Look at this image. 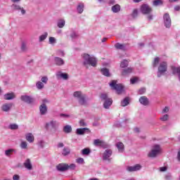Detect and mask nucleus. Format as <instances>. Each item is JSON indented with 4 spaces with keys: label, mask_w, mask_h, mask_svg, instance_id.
<instances>
[{
    "label": "nucleus",
    "mask_w": 180,
    "mask_h": 180,
    "mask_svg": "<svg viewBox=\"0 0 180 180\" xmlns=\"http://www.w3.org/2000/svg\"><path fill=\"white\" fill-rule=\"evenodd\" d=\"M82 58L83 60V65L86 68H88L89 65L91 67H96L98 64V59L94 56H91L88 53H83L82 55Z\"/></svg>",
    "instance_id": "1"
},
{
    "label": "nucleus",
    "mask_w": 180,
    "mask_h": 180,
    "mask_svg": "<svg viewBox=\"0 0 180 180\" xmlns=\"http://www.w3.org/2000/svg\"><path fill=\"white\" fill-rule=\"evenodd\" d=\"M73 96L75 98H77L78 100V102L79 105H82L83 106H85L88 103V96H86V94L82 93V91H75L73 94Z\"/></svg>",
    "instance_id": "2"
},
{
    "label": "nucleus",
    "mask_w": 180,
    "mask_h": 180,
    "mask_svg": "<svg viewBox=\"0 0 180 180\" xmlns=\"http://www.w3.org/2000/svg\"><path fill=\"white\" fill-rule=\"evenodd\" d=\"M112 89H115L118 95L123 94L124 92V86L121 84H117L116 80H112L111 83L109 84Z\"/></svg>",
    "instance_id": "3"
},
{
    "label": "nucleus",
    "mask_w": 180,
    "mask_h": 180,
    "mask_svg": "<svg viewBox=\"0 0 180 180\" xmlns=\"http://www.w3.org/2000/svg\"><path fill=\"white\" fill-rule=\"evenodd\" d=\"M161 151H162L161 146L158 144H155L152 147V149L148 153V157L150 158H155L157 155L161 154Z\"/></svg>",
    "instance_id": "4"
},
{
    "label": "nucleus",
    "mask_w": 180,
    "mask_h": 180,
    "mask_svg": "<svg viewBox=\"0 0 180 180\" xmlns=\"http://www.w3.org/2000/svg\"><path fill=\"white\" fill-rule=\"evenodd\" d=\"M167 70H168V63H167V62L165 61L161 62L159 64L158 69V77L161 78V77H162V75H164V74L167 72Z\"/></svg>",
    "instance_id": "5"
},
{
    "label": "nucleus",
    "mask_w": 180,
    "mask_h": 180,
    "mask_svg": "<svg viewBox=\"0 0 180 180\" xmlns=\"http://www.w3.org/2000/svg\"><path fill=\"white\" fill-rule=\"evenodd\" d=\"M60 126V122L56 120H51V121L45 124V129L46 130H57Z\"/></svg>",
    "instance_id": "6"
},
{
    "label": "nucleus",
    "mask_w": 180,
    "mask_h": 180,
    "mask_svg": "<svg viewBox=\"0 0 180 180\" xmlns=\"http://www.w3.org/2000/svg\"><path fill=\"white\" fill-rule=\"evenodd\" d=\"M141 12L143 15H148L149 13H151V12H153V9L151 8V7L148 6V5L143 4L141 6Z\"/></svg>",
    "instance_id": "7"
},
{
    "label": "nucleus",
    "mask_w": 180,
    "mask_h": 180,
    "mask_svg": "<svg viewBox=\"0 0 180 180\" xmlns=\"http://www.w3.org/2000/svg\"><path fill=\"white\" fill-rule=\"evenodd\" d=\"M163 20L165 27L169 29V27H171V17H169V14L165 13L163 15Z\"/></svg>",
    "instance_id": "8"
},
{
    "label": "nucleus",
    "mask_w": 180,
    "mask_h": 180,
    "mask_svg": "<svg viewBox=\"0 0 180 180\" xmlns=\"http://www.w3.org/2000/svg\"><path fill=\"white\" fill-rule=\"evenodd\" d=\"M20 100L22 102H25V103H33L34 102V99H33V98H32L30 96H27V95H22L20 96Z\"/></svg>",
    "instance_id": "9"
},
{
    "label": "nucleus",
    "mask_w": 180,
    "mask_h": 180,
    "mask_svg": "<svg viewBox=\"0 0 180 180\" xmlns=\"http://www.w3.org/2000/svg\"><path fill=\"white\" fill-rule=\"evenodd\" d=\"M112 150L106 149L103 154V160L104 161H110V157L112 156Z\"/></svg>",
    "instance_id": "10"
},
{
    "label": "nucleus",
    "mask_w": 180,
    "mask_h": 180,
    "mask_svg": "<svg viewBox=\"0 0 180 180\" xmlns=\"http://www.w3.org/2000/svg\"><path fill=\"white\" fill-rule=\"evenodd\" d=\"M142 168V166L139 164H136L134 166H128L127 167V171L128 172H136V171H140V169Z\"/></svg>",
    "instance_id": "11"
},
{
    "label": "nucleus",
    "mask_w": 180,
    "mask_h": 180,
    "mask_svg": "<svg viewBox=\"0 0 180 180\" xmlns=\"http://www.w3.org/2000/svg\"><path fill=\"white\" fill-rule=\"evenodd\" d=\"M12 106H13V103H6L1 105V110L3 112H10V110L12 109Z\"/></svg>",
    "instance_id": "12"
},
{
    "label": "nucleus",
    "mask_w": 180,
    "mask_h": 180,
    "mask_svg": "<svg viewBox=\"0 0 180 180\" xmlns=\"http://www.w3.org/2000/svg\"><path fill=\"white\" fill-rule=\"evenodd\" d=\"M23 166L28 171H32L33 169V165H32V160L30 159H26L23 162Z\"/></svg>",
    "instance_id": "13"
},
{
    "label": "nucleus",
    "mask_w": 180,
    "mask_h": 180,
    "mask_svg": "<svg viewBox=\"0 0 180 180\" xmlns=\"http://www.w3.org/2000/svg\"><path fill=\"white\" fill-rule=\"evenodd\" d=\"M56 168L58 171H60V172H64L65 171L68 170V164L60 163L57 165Z\"/></svg>",
    "instance_id": "14"
},
{
    "label": "nucleus",
    "mask_w": 180,
    "mask_h": 180,
    "mask_svg": "<svg viewBox=\"0 0 180 180\" xmlns=\"http://www.w3.org/2000/svg\"><path fill=\"white\" fill-rule=\"evenodd\" d=\"M11 8H12L13 11H21L22 15H25V13H26V11L25 9H23L22 7H20L18 4H13L11 6Z\"/></svg>",
    "instance_id": "15"
},
{
    "label": "nucleus",
    "mask_w": 180,
    "mask_h": 180,
    "mask_svg": "<svg viewBox=\"0 0 180 180\" xmlns=\"http://www.w3.org/2000/svg\"><path fill=\"white\" fill-rule=\"evenodd\" d=\"M15 98H16V95L13 92L7 93L4 96L5 101H12V99H15Z\"/></svg>",
    "instance_id": "16"
},
{
    "label": "nucleus",
    "mask_w": 180,
    "mask_h": 180,
    "mask_svg": "<svg viewBox=\"0 0 180 180\" xmlns=\"http://www.w3.org/2000/svg\"><path fill=\"white\" fill-rule=\"evenodd\" d=\"M39 112L41 116H44V115H47V105L45 103H42L39 106Z\"/></svg>",
    "instance_id": "17"
},
{
    "label": "nucleus",
    "mask_w": 180,
    "mask_h": 180,
    "mask_svg": "<svg viewBox=\"0 0 180 180\" xmlns=\"http://www.w3.org/2000/svg\"><path fill=\"white\" fill-rule=\"evenodd\" d=\"M53 61L56 65H58L59 67H61V65H64V64H65L64 60L60 57H55Z\"/></svg>",
    "instance_id": "18"
},
{
    "label": "nucleus",
    "mask_w": 180,
    "mask_h": 180,
    "mask_svg": "<svg viewBox=\"0 0 180 180\" xmlns=\"http://www.w3.org/2000/svg\"><path fill=\"white\" fill-rule=\"evenodd\" d=\"M85 131H88L89 133L91 131L88 128H78L76 129V134L78 136H82L85 134Z\"/></svg>",
    "instance_id": "19"
},
{
    "label": "nucleus",
    "mask_w": 180,
    "mask_h": 180,
    "mask_svg": "<svg viewBox=\"0 0 180 180\" xmlns=\"http://www.w3.org/2000/svg\"><path fill=\"white\" fill-rule=\"evenodd\" d=\"M139 102L141 105H143V106H147L150 103V101H148V98L144 96L140 97Z\"/></svg>",
    "instance_id": "20"
},
{
    "label": "nucleus",
    "mask_w": 180,
    "mask_h": 180,
    "mask_svg": "<svg viewBox=\"0 0 180 180\" xmlns=\"http://www.w3.org/2000/svg\"><path fill=\"white\" fill-rule=\"evenodd\" d=\"M25 140L28 141V143H34V136L32 133H28L25 135Z\"/></svg>",
    "instance_id": "21"
},
{
    "label": "nucleus",
    "mask_w": 180,
    "mask_h": 180,
    "mask_svg": "<svg viewBox=\"0 0 180 180\" xmlns=\"http://www.w3.org/2000/svg\"><path fill=\"white\" fill-rule=\"evenodd\" d=\"M56 77H57V78H62L63 79H65V81H67V79H68V74L63 73L62 72H58L56 73Z\"/></svg>",
    "instance_id": "22"
},
{
    "label": "nucleus",
    "mask_w": 180,
    "mask_h": 180,
    "mask_svg": "<svg viewBox=\"0 0 180 180\" xmlns=\"http://www.w3.org/2000/svg\"><path fill=\"white\" fill-rule=\"evenodd\" d=\"M120 9L121 7L119 4H115L111 7V11L113 13H119V12H120Z\"/></svg>",
    "instance_id": "23"
},
{
    "label": "nucleus",
    "mask_w": 180,
    "mask_h": 180,
    "mask_svg": "<svg viewBox=\"0 0 180 180\" xmlns=\"http://www.w3.org/2000/svg\"><path fill=\"white\" fill-rule=\"evenodd\" d=\"M112 102L113 101H112V98H108V100L104 101L103 107L105 108V109H109V108H110V106L112 105Z\"/></svg>",
    "instance_id": "24"
},
{
    "label": "nucleus",
    "mask_w": 180,
    "mask_h": 180,
    "mask_svg": "<svg viewBox=\"0 0 180 180\" xmlns=\"http://www.w3.org/2000/svg\"><path fill=\"white\" fill-rule=\"evenodd\" d=\"M94 144L97 147H103V146H105V142L103 141H101V139H95Z\"/></svg>",
    "instance_id": "25"
},
{
    "label": "nucleus",
    "mask_w": 180,
    "mask_h": 180,
    "mask_svg": "<svg viewBox=\"0 0 180 180\" xmlns=\"http://www.w3.org/2000/svg\"><path fill=\"white\" fill-rule=\"evenodd\" d=\"M49 37V32H45L41 35L39 37V43H41L42 41H44L46 39Z\"/></svg>",
    "instance_id": "26"
},
{
    "label": "nucleus",
    "mask_w": 180,
    "mask_h": 180,
    "mask_svg": "<svg viewBox=\"0 0 180 180\" xmlns=\"http://www.w3.org/2000/svg\"><path fill=\"white\" fill-rule=\"evenodd\" d=\"M116 147L119 150V153H123L124 151V145L122 142H118L116 144Z\"/></svg>",
    "instance_id": "27"
},
{
    "label": "nucleus",
    "mask_w": 180,
    "mask_h": 180,
    "mask_svg": "<svg viewBox=\"0 0 180 180\" xmlns=\"http://www.w3.org/2000/svg\"><path fill=\"white\" fill-rule=\"evenodd\" d=\"M57 26L59 29H63L65 26V20L60 19L58 20Z\"/></svg>",
    "instance_id": "28"
},
{
    "label": "nucleus",
    "mask_w": 180,
    "mask_h": 180,
    "mask_svg": "<svg viewBox=\"0 0 180 180\" xmlns=\"http://www.w3.org/2000/svg\"><path fill=\"white\" fill-rule=\"evenodd\" d=\"M15 149L13 148H10L8 150H6L4 152L5 156L6 157H11L13 153H15Z\"/></svg>",
    "instance_id": "29"
},
{
    "label": "nucleus",
    "mask_w": 180,
    "mask_h": 180,
    "mask_svg": "<svg viewBox=\"0 0 180 180\" xmlns=\"http://www.w3.org/2000/svg\"><path fill=\"white\" fill-rule=\"evenodd\" d=\"M78 13H82L84 12V3H79L77 7Z\"/></svg>",
    "instance_id": "30"
},
{
    "label": "nucleus",
    "mask_w": 180,
    "mask_h": 180,
    "mask_svg": "<svg viewBox=\"0 0 180 180\" xmlns=\"http://www.w3.org/2000/svg\"><path fill=\"white\" fill-rule=\"evenodd\" d=\"M115 47L117 50H125L126 49V46L124 44H120V43L115 44Z\"/></svg>",
    "instance_id": "31"
},
{
    "label": "nucleus",
    "mask_w": 180,
    "mask_h": 180,
    "mask_svg": "<svg viewBox=\"0 0 180 180\" xmlns=\"http://www.w3.org/2000/svg\"><path fill=\"white\" fill-rule=\"evenodd\" d=\"M133 72V68H128L127 69H124L122 70V75H129V74H131Z\"/></svg>",
    "instance_id": "32"
},
{
    "label": "nucleus",
    "mask_w": 180,
    "mask_h": 180,
    "mask_svg": "<svg viewBox=\"0 0 180 180\" xmlns=\"http://www.w3.org/2000/svg\"><path fill=\"white\" fill-rule=\"evenodd\" d=\"M63 131L64 133H71L72 131V127H71V125H66L63 127Z\"/></svg>",
    "instance_id": "33"
},
{
    "label": "nucleus",
    "mask_w": 180,
    "mask_h": 180,
    "mask_svg": "<svg viewBox=\"0 0 180 180\" xmlns=\"http://www.w3.org/2000/svg\"><path fill=\"white\" fill-rule=\"evenodd\" d=\"M70 37H71L72 40H75V39H78V37H79V35L78 34V33H77V32L72 31L70 33Z\"/></svg>",
    "instance_id": "34"
},
{
    "label": "nucleus",
    "mask_w": 180,
    "mask_h": 180,
    "mask_svg": "<svg viewBox=\"0 0 180 180\" xmlns=\"http://www.w3.org/2000/svg\"><path fill=\"white\" fill-rule=\"evenodd\" d=\"M101 74L105 75V77H110V73L109 72V70L106 68L101 69Z\"/></svg>",
    "instance_id": "35"
},
{
    "label": "nucleus",
    "mask_w": 180,
    "mask_h": 180,
    "mask_svg": "<svg viewBox=\"0 0 180 180\" xmlns=\"http://www.w3.org/2000/svg\"><path fill=\"white\" fill-rule=\"evenodd\" d=\"M129 103V99L128 97H126L125 98L123 99L122 101H121V106H127Z\"/></svg>",
    "instance_id": "36"
},
{
    "label": "nucleus",
    "mask_w": 180,
    "mask_h": 180,
    "mask_svg": "<svg viewBox=\"0 0 180 180\" xmlns=\"http://www.w3.org/2000/svg\"><path fill=\"white\" fill-rule=\"evenodd\" d=\"M20 147L22 148V150H27V142L25 141H22L20 144Z\"/></svg>",
    "instance_id": "37"
},
{
    "label": "nucleus",
    "mask_w": 180,
    "mask_h": 180,
    "mask_svg": "<svg viewBox=\"0 0 180 180\" xmlns=\"http://www.w3.org/2000/svg\"><path fill=\"white\" fill-rule=\"evenodd\" d=\"M164 1L162 0H154L153 2V6H159L160 5H162Z\"/></svg>",
    "instance_id": "38"
},
{
    "label": "nucleus",
    "mask_w": 180,
    "mask_h": 180,
    "mask_svg": "<svg viewBox=\"0 0 180 180\" xmlns=\"http://www.w3.org/2000/svg\"><path fill=\"white\" fill-rule=\"evenodd\" d=\"M49 44H51L52 46H54L57 43V39L56 37H50L49 39Z\"/></svg>",
    "instance_id": "39"
},
{
    "label": "nucleus",
    "mask_w": 180,
    "mask_h": 180,
    "mask_svg": "<svg viewBox=\"0 0 180 180\" xmlns=\"http://www.w3.org/2000/svg\"><path fill=\"white\" fill-rule=\"evenodd\" d=\"M36 87L39 90L43 89L44 88V83L39 81L36 83Z\"/></svg>",
    "instance_id": "40"
},
{
    "label": "nucleus",
    "mask_w": 180,
    "mask_h": 180,
    "mask_svg": "<svg viewBox=\"0 0 180 180\" xmlns=\"http://www.w3.org/2000/svg\"><path fill=\"white\" fill-rule=\"evenodd\" d=\"M129 65V60H123L120 63L121 68H126Z\"/></svg>",
    "instance_id": "41"
},
{
    "label": "nucleus",
    "mask_w": 180,
    "mask_h": 180,
    "mask_svg": "<svg viewBox=\"0 0 180 180\" xmlns=\"http://www.w3.org/2000/svg\"><path fill=\"white\" fill-rule=\"evenodd\" d=\"M8 129H11V130H18V129H19V125L17 124H11L8 126Z\"/></svg>",
    "instance_id": "42"
},
{
    "label": "nucleus",
    "mask_w": 180,
    "mask_h": 180,
    "mask_svg": "<svg viewBox=\"0 0 180 180\" xmlns=\"http://www.w3.org/2000/svg\"><path fill=\"white\" fill-rule=\"evenodd\" d=\"M82 155H89L91 154V150L89 148H84L82 150Z\"/></svg>",
    "instance_id": "43"
},
{
    "label": "nucleus",
    "mask_w": 180,
    "mask_h": 180,
    "mask_svg": "<svg viewBox=\"0 0 180 180\" xmlns=\"http://www.w3.org/2000/svg\"><path fill=\"white\" fill-rule=\"evenodd\" d=\"M158 64H160V58H158V57L155 58V59L153 62V67L154 68H155V67H157V65H158Z\"/></svg>",
    "instance_id": "44"
},
{
    "label": "nucleus",
    "mask_w": 180,
    "mask_h": 180,
    "mask_svg": "<svg viewBox=\"0 0 180 180\" xmlns=\"http://www.w3.org/2000/svg\"><path fill=\"white\" fill-rule=\"evenodd\" d=\"M70 152L71 150L68 148H64L62 154L63 155H68Z\"/></svg>",
    "instance_id": "45"
},
{
    "label": "nucleus",
    "mask_w": 180,
    "mask_h": 180,
    "mask_svg": "<svg viewBox=\"0 0 180 180\" xmlns=\"http://www.w3.org/2000/svg\"><path fill=\"white\" fill-rule=\"evenodd\" d=\"M37 144L40 148H44L46 147V142L43 140L39 141Z\"/></svg>",
    "instance_id": "46"
},
{
    "label": "nucleus",
    "mask_w": 180,
    "mask_h": 180,
    "mask_svg": "<svg viewBox=\"0 0 180 180\" xmlns=\"http://www.w3.org/2000/svg\"><path fill=\"white\" fill-rule=\"evenodd\" d=\"M169 117V115H168V114H165L160 117V120L162 122H167V120H168Z\"/></svg>",
    "instance_id": "47"
},
{
    "label": "nucleus",
    "mask_w": 180,
    "mask_h": 180,
    "mask_svg": "<svg viewBox=\"0 0 180 180\" xmlns=\"http://www.w3.org/2000/svg\"><path fill=\"white\" fill-rule=\"evenodd\" d=\"M57 56H59V57H64L65 56V53H64V51L63 50H58L56 51Z\"/></svg>",
    "instance_id": "48"
},
{
    "label": "nucleus",
    "mask_w": 180,
    "mask_h": 180,
    "mask_svg": "<svg viewBox=\"0 0 180 180\" xmlns=\"http://www.w3.org/2000/svg\"><path fill=\"white\" fill-rule=\"evenodd\" d=\"M21 50L22 51H26V50H27V45L25 44V42H22Z\"/></svg>",
    "instance_id": "49"
},
{
    "label": "nucleus",
    "mask_w": 180,
    "mask_h": 180,
    "mask_svg": "<svg viewBox=\"0 0 180 180\" xmlns=\"http://www.w3.org/2000/svg\"><path fill=\"white\" fill-rule=\"evenodd\" d=\"M101 101H104V102H105V101H108V99H110V98H108V94H102L101 96Z\"/></svg>",
    "instance_id": "50"
},
{
    "label": "nucleus",
    "mask_w": 180,
    "mask_h": 180,
    "mask_svg": "<svg viewBox=\"0 0 180 180\" xmlns=\"http://www.w3.org/2000/svg\"><path fill=\"white\" fill-rule=\"evenodd\" d=\"M75 168H77V165H75V164H74V163L68 165V169L74 170V169H75Z\"/></svg>",
    "instance_id": "51"
},
{
    "label": "nucleus",
    "mask_w": 180,
    "mask_h": 180,
    "mask_svg": "<svg viewBox=\"0 0 180 180\" xmlns=\"http://www.w3.org/2000/svg\"><path fill=\"white\" fill-rule=\"evenodd\" d=\"M41 81L42 84H47V82L49 81V78L46 76H44L41 77Z\"/></svg>",
    "instance_id": "52"
},
{
    "label": "nucleus",
    "mask_w": 180,
    "mask_h": 180,
    "mask_svg": "<svg viewBox=\"0 0 180 180\" xmlns=\"http://www.w3.org/2000/svg\"><path fill=\"white\" fill-rule=\"evenodd\" d=\"M138 15H139V11H137V9H134L131 14L132 18H137Z\"/></svg>",
    "instance_id": "53"
},
{
    "label": "nucleus",
    "mask_w": 180,
    "mask_h": 180,
    "mask_svg": "<svg viewBox=\"0 0 180 180\" xmlns=\"http://www.w3.org/2000/svg\"><path fill=\"white\" fill-rule=\"evenodd\" d=\"M139 95H143V94H146V88H141L138 91Z\"/></svg>",
    "instance_id": "54"
},
{
    "label": "nucleus",
    "mask_w": 180,
    "mask_h": 180,
    "mask_svg": "<svg viewBox=\"0 0 180 180\" xmlns=\"http://www.w3.org/2000/svg\"><path fill=\"white\" fill-rule=\"evenodd\" d=\"M76 162H77V164H84V158H79L76 160Z\"/></svg>",
    "instance_id": "55"
},
{
    "label": "nucleus",
    "mask_w": 180,
    "mask_h": 180,
    "mask_svg": "<svg viewBox=\"0 0 180 180\" xmlns=\"http://www.w3.org/2000/svg\"><path fill=\"white\" fill-rule=\"evenodd\" d=\"M137 81H139V78H137V77H134V78L130 79V82L132 84H136V82H137Z\"/></svg>",
    "instance_id": "56"
},
{
    "label": "nucleus",
    "mask_w": 180,
    "mask_h": 180,
    "mask_svg": "<svg viewBox=\"0 0 180 180\" xmlns=\"http://www.w3.org/2000/svg\"><path fill=\"white\" fill-rule=\"evenodd\" d=\"M79 126H81L82 127H85V126H86V123L85 122V121L84 120H82L79 121Z\"/></svg>",
    "instance_id": "57"
},
{
    "label": "nucleus",
    "mask_w": 180,
    "mask_h": 180,
    "mask_svg": "<svg viewBox=\"0 0 180 180\" xmlns=\"http://www.w3.org/2000/svg\"><path fill=\"white\" fill-rule=\"evenodd\" d=\"M70 115L68 114H60V117H63L64 119H68V117H70Z\"/></svg>",
    "instance_id": "58"
},
{
    "label": "nucleus",
    "mask_w": 180,
    "mask_h": 180,
    "mask_svg": "<svg viewBox=\"0 0 180 180\" xmlns=\"http://www.w3.org/2000/svg\"><path fill=\"white\" fill-rule=\"evenodd\" d=\"M13 180H20V176L19 174H14L13 176Z\"/></svg>",
    "instance_id": "59"
},
{
    "label": "nucleus",
    "mask_w": 180,
    "mask_h": 180,
    "mask_svg": "<svg viewBox=\"0 0 180 180\" xmlns=\"http://www.w3.org/2000/svg\"><path fill=\"white\" fill-rule=\"evenodd\" d=\"M165 179L167 180H171L172 179V175H171V174H168L165 176Z\"/></svg>",
    "instance_id": "60"
},
{
    "label": "nucleus",
    "mask_w": 180,
    "mask_h": 180,
    "mask_svg": "<svg viewBox=\"0 0 180 180\" xmlns=\"http://www.w3.org/2000/svg\"><path fill=\"white\" fill-rule=\"evenodd\" d=\"M176 160H177V161H179V162H180V148L179 149V150L177 152Z\"/></svg>",
    "instance_id": "61"
},
{
    "label": "nucleus",
    "mask_w": 180,
    "mask_h": 180,
    "mask_svg": "<svg viewBox=\"0 0 180 180\" xmlns=\"http://www.w3.org/2000/svg\"><path fill=\"white\" fill-rule=\"evenodd\" d=\"M168 112H169V108H168V107H165V108L162 110V113H168Z\"/></svg>",
    "instance_id": "62"
},
{
    "label": "nucleus",
    "mask_w": 180,
    "mask_h": 180,
    "mask_svg": "<svg viewBox=\"0 0 180 180\" xmlns=\"http://www.w3.org/2000/svg\"><path fill=\"white\" fill-rule=\"evenodd\" d=\"M160 171L161 172H165V171H167V167H162L160 168Z\"/></svg>",
    "instance_id": "63"
},
{
    "label": "nucleus",
    "mask_w": 180,
    "mask_h": 180,
    "mask_svg": "<svg viewBox=\"0 0 180 180\" xmlns=\"http://www.w3.org/2000/svg\"><path fill=\"white\" fill-rule=\"evenodd\" d=\"M134 133H140V128H139V127H135V128L134 129Z\"/></svg>",
    "instance_id": "64"
}]
</instances>
